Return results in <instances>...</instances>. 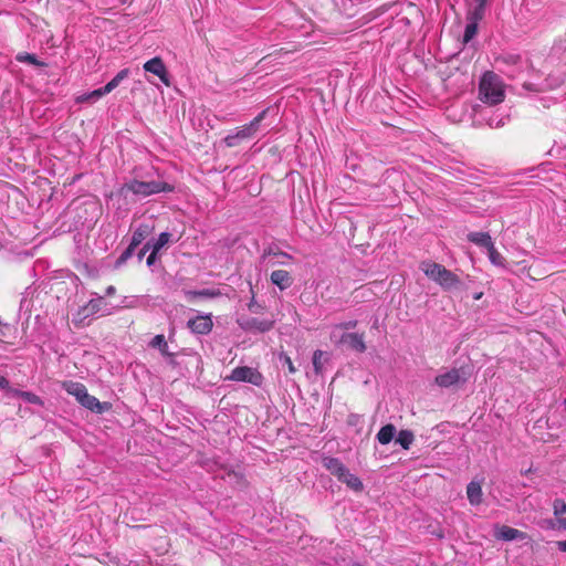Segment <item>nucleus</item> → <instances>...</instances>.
<instances>
[{
	"instance_id": "obj_1",
	"label": "nucleus",
	"mask_w": 566,
	"mask_h": 566,
	"mask_svg": "<svg viewBox=\"0 0 566 566\" xmlns=\"http://www.w3.org/2000/svg\"><path fill=\"white\" fill-rule=\"evenodd\" d=\"M123 301L108 302L105 296L94 297L72 315V324L77 328L86 327L93 319L111 315L115 308L120 307Z\"/></svg>"
},
{
	"instance_id": "obj_2",
	"label": "nucleus",
	"mask_w": 566,
	"mask_h": 566,
	"mask_svg": "<svg viewBox=\"0 0 566 566\" xmlns=\"http://www.w3.org/2000/svg\"><path fill=\"white\" fill-rule=\"evenodd\" d=\"M479 97L489 105H496L505 98V85L501 77L493 72H485L479 84Z\"/></svg>"
},
{
	"instance_id": "obj_3",
	"label": "nucleus",
	"mask_w": 566,
	"mask_h": 566,
	"mask_svg": "<svg viewBox=\"0 0 566 566\" xmlns=\"http://www.w3.org/2000/svg\"><path fill=\"white\" fill-rule=\"evenodd\" d=\"M123 191L147 197L159 192L172 191V187L164 181H139L134 179L124 185Z\"/></svg>"
},
{
	"instance_id": "obj_4",
	"label": "nucleus",
	"mask_w": 566,
	"mask_h": 566,
	"mask_svg": "<svg viewBox=\"0 0 566 566\" xmlns=\"http://www.w3.org/2000/svg\"><path fill=\"white\" fill-rule=\"evenodd\" d=\"M266 111L261 112L250 124L244 125L235 129L233 134H229L224 139V144L228 147H235L242 140L249 139L255 135L259 130L261 122L264 119Z\"/></svg>"
},
{
	"instance_id": "obj_5",
	"label": "nucleus",
	"mask_w": 566,
	"mask_h": 566,
	"mask_svg": "<svg viewBox=\"0 0 566 566\" xmlns=\"http://www.w3.org/2000/svg\"><path fill=\"white\" fill-rule=\"evenodd\" d=\"M153 227L149 224H139L133 233L132 241L127 249L120 254L116 261V265H120L129 259L135 249L151 233Z\"/></svg>"
},
{
	"instance_id": "obj_6",
	"label": "nucleus",
	"mask_w": 566,
	"mask_h": 566,
	"mask_svg": "<svg viewBox=\"0 0 566 566\" xmlns=\"http://www.w3.org/2000/svg\"><path fill=\"white\" fill-rule=\"evenodd\" d=\"M469 378V373L465 371L464 367L452 368L438 375L434 382L441 388H450L459 384H465Z\"/></svg>"
},
{
	"instance_id": "obj_7",
	"label": "nucleus",
	"mask_w": 566,
	"mask_h": 566,
	"mask_svg": "<svg viewBox=\"0 0 566 566\" xmlns=\"http://www.w3.org/2000/svg\"><path fill=\"white\" fill-rule=\"evenodd\" d=\"M239 327L248 333H265L273 328L274 321L260 319L251 316H240L237 318Z\"/></svg>"
},
{
	"instance_id": "obj_8",
	"label": "nucleus",
	"mask_w": 566,
	"mask_h": 566,
	"mask_svg": "<svg viewBox=\"0 0 566 566\" xmlns=\"http://www.w3.org/2000/svg\"><path fill=\"white\" fill-rule=\"evenodd\" d=\"M420 270L426 274V276L439 283H452L453 274L448 271L444 266L434 263V262H422L420 264Z\"/></svg>"
},
{
	"instance_id": "obj_9",
	"label": "nucleus",
	"mask_w": 566,
	"mask_h": 566,
	"mask_svg": "<svg viewBox=\"0 0 566 566\" xmlns=\"http://www.w3.org/2000/svg\"><path fill=\"white\" fill-rule=\"evenodd\" d=\"M227 379L232 381L249 382L258 387L263 382L262 374L249 366L235 367L232 369L230 376H228Z\"/></svg>"
},
{
	"instance_id": "obj_10",
	"label": "nucleus",
	"mask_w": 566,
	"mask_h": 566,
	"mask_svg": "<svg viewBox=\"0 0 566 566\" xmlns=\"http://www.w3.org/2000/svg\"><path fill=\"white\" fill-rule=\"evenodd\" d=\"M185 298L188 303L201 304L222 295L219 289H200V290H184Z\"/></svg>"
},
{
	"instance_id": "obj_11",
	"label": "nucleus",
	"mask_w": 566,
	"mask_h": 566,
	"mask_svg": "<svg viewBox=\"0 0 566 566\" xmlns=\"http://www.w3.org/2000/svg\"><path fill=\"white\" fill-rule=\"evenodd\" d=\"M187 327L196 335H208L213 327L212 314H198L189 318Z\"/></svg>"
},
{
	"instance_id": "obj_12",
	"label": "nucleus",
	"mask_w": 566,
	"mask_h": 566,
	"mask_svg": "<svg viewBox=\"0 0 566 566\" xmlns=\"http://www.w3.org/2000/svg\"><path fill=\"white\" fill-rule=\"evenodd\" d=\"M144 70L157 75L166 86L170 85L168 71L160 57L156 56L147 61L144 64Z\"/></svg>"
},
{
	"instance_id": "obj_13",
	"label": "nucleus",
	"mask_w": 566,
	"mask_h": 566,
	"mask_svg": "<svg viewBox=\"0 0 566 566\" xmlns=\"http://www.w3.org/2000/svg\"><path fill=\"white\" fill-rule=\"evenodd\" d=\"M340 343L356 353H364L367 348L363 334L344 333L340 337Z\"/></svg>"
},
{
	"instance_id": "obj_14",
	"label": "nucleus",
	"mask_w": 566,
	"mask_h": 566,
	"mask_svg": "<svg viewBox=\"0 0 566 566\" xmlns=\"http://www.w3.org/2000/svg\"><path fill=\"white\" fill-rule=\"evenodd\" d=\"M81 406L97 415H102L112 408V405L109 402H101L96 397L90 394H86L84 396V399L81 401Z\"/></svg>"
},
{
	"instance_id": "obj_15",
	"label": "nucleus",
	"mask_w": 566,
	"mask_h": 566,
	"mask_svg": "<svg viewBox=\"0 0 566 566\" xmlns=\"http://www.w3.org/2000/svg\"><path fill=\"white\" fill-rule=\"evenodd\" d=\"M149 346L153 348H157L170 365H176L175 354L169 352L168 343L163 334L156 335L150 340Z\"/></svg>"
},
{
	"instance_id": "obj_16",
	"label": "nucleus",
	"mask_w": 566,
	"mask_h": 566,
	"mask_svg": "<svg viewBox=\"0 0 566 566\" xmlns=\"http://www.w3.org/2000/svg\"><path fill=\"white\" fill-rule=\"evenodd\" d=\"M323 465L338 480L342 479V476L345 474V471L347 470V468L339 459L333 457L324 458Z\"/></svg>"
},
{
	"instance_id": "obj_17",
	"label": "nucleus",
	"mask_w": 566,
	"mask_h": 566,
	"mask_svg": "<svg viewBox=\"0 0 566 566\" xmlns=\"http://www.w3.org/2000/svg\"><path fill=\"white\" fill-rule=\"evenodd\" d=\"M486 0H473L469 3L467 19L468 21L479 22L484 17Z\"/></svg>"
},
{
	"instance_id": "obj_18",
	"label": "nucleus",
	"mask_w": 566,
	"mask_h": 566,
	"mask_svg": "<svg viewBox=\"0 0 566 566\" xmlns=\"http://www.w3.org/2000/svg\"><path fill=\"white\" fill-rule=\"evenodd\" d=\"M63 388L66 390L67 394L74 396L80 403L84 399V396L88 394L85 385L77 381H65L63 384Z\"/></svg>"
},
{
	"instance_id": "obj_19",
	"label": "nucleus",
	"mask_w": 566,
	"mask_h": 566,
	"mask_svg": "<svg viewBox=\"0 0 566 566\" xmlns=\"http://www.w3.org/2000/svg\"><path fill=\"white\" fill-rule=\"evenodd\" d=\"M496 538L503 541H515L524 538V533L517 528H513L511 526L503 525L495 533Z\"/></svg>"
},
{
	"instance_id": "obj_20",
	"label": "nucleus",
	"mask_w": 566,
	"mask_h": 566,
	"mask_svg": "<svg viewBox=\"0 0 566 566\" xmlns=\"http://www.w3.org/2000/svg\"><path fill=\"white\" fill-rule=\"evenodd\" d=\"M482 486L476 481H471L467 485V496L471 505H479L482 502Z\"/></svg>"
},
{
	"instance_id": "obj_21",
	"label": "nucleus",
	"mask_w": 566,
	"mask_h": 566,
	"mask_svg": "<svg viewBox=\"0 0 566 566\" xmlns=\"http://www.w3.org/2000/svg\"><path fill=\"white\" fill-rule=\"evenodd\" d=\"M468 240L479 247L485 248L486 250L492 248L494 244L491 235L486 232H470L468 234Z\"/></svg>"
},
{
	"instance_id": "obj_22",
	"label": "nucleus",
	"mask_w": 566,
	"mask_h": 566,
	"mask_svg": "<svg viewBox=\"0 0 566 566\" xmlns=\"http://www.w3.org/2000/svg\"><path fill=\"white\" fill-rule=\"evenodd\" d=\"M329 360V354L321 349H316L313 354L312 363L316 375H322L324 371V364Z\"/></svg>"
},
{
	"instance_id": "obj_23",
	"label": "nucleus",
	"mask_w": 566,
	"mask_h": 566,
	"mask_svg": "<svg viewBox=\"0 0 566 566\" xmlns=\"http://www.w3.org/2000/svg\"><path fill=\"white\" fill-rule=\"evenodd\" d=\"M338 481L345 483L350 490L355 492H361L364 490V484L361 480L357 475L350 473L348 469L345 471V474Z\"/></svg>"
},
{
	"instance_id": "obj_24",
	"label": "nucleus",
	"mask_w": 566,
	"mask_h": 566,
	"mask_svg": "<svg viewBox=\"0 0 566 566\" xmlns=\"http://www.w3.org/2000/svg\"><path fill=\"white\" fill-rule=\"evenodd\" d=\"M396 432V427L392 423H388L380 428L376 436V439L380 444H388L395 438Z\"/></svg>"
},
{
	"instance_id": "obj_25",
	"label": "nucleus",
	"mask_w": 566,
	"mask_h": 566,
	"mask_svg": "<svg viewBox=\"0 0 566 566\" xmlns=\"http://www.w3.org/2000/svg\"><path fill=\"white\" fill-rule=\"evenodd\" d=\"M129 75V70L128 69H123L122 71H119L115 76L114 78H112L104 87H103V91L106 92V94L111 93L113 90H115L120 83L122 81H124L125 78H127Z\"/></svg>"
},
{
	"instance_id": "obj_26",
	"label": "nucleus",
	"mask_w": 566,
	"mask_h": 566,
	"mask_svg": "<svg viewBox=\"0 0 566 566\" xmlns=\"http://www.w3.org/2000/svg\"><path fill=\"white\" fill-rule=\"evenodd\" d=\"M415 440V434L411 430L405 429L400 430L397 434L396 442L402 447L405 450H409L410 446Z\"/></svg>"
},
{
	"instance_id": "obj_27",
	"label": "nucleus",
	"mask_w": 566,
	"mask_h": 566,
	"mask_svg": "<svg viewBox=\"0 0 566 566\" xmlns=\"http://www.w3.org/2000/svg\"><path fill=\"white\" fill-rule=\"evenodd\" d=\"M249 286H250V292L252 294V297H251L250 303L248 304V308L251 313H255V314L262 313L265 310V305L259 303L255 300V295H256L255 287H259V285H249Z\"/></svg>"
},
{
	"instance_id": "obj_28",
	"label": "nucleus",
	"mask_w": 566,
	"mask_h": 566,
	"mask_svg": "<svg viewBox=\"0 0 566 566\" xmlns=\"http://www.w3.org/2000/svg\"><path fill=\"white\" fill-rule=\"evenodd\" d=\"M104 95H106V92H104L103 87H101V88L92 91L91 93L80 95L76 98V101L78 103H85V102L94 103Z\"/></svg>"
},
{
	"instance_id": "obj_29",
	"label": "nucleus",
	"mask_w": 566,
	"mask_h": 566,
	"mask_svg": "<svg viewBox=\"0 0 566 566\" xmlns=\"http://www.w3.org/2000/svg\"><path fill=\"white\" fill-rule=\"evenodd\" d=\"M202 467L207 471H210V472H217L218 470H224L228 474L233 473L231 470H228V468L224 464L219 463L217 460L206 459L202 461Z\"/></svg>"
},
{
	"instance_id": "obj_30",
	"label": "nucleus",
	"mask_w": 566,
	"mask_h": 566,
	"mask_svg": "<svg viewBox=\"0 0 566 566\" xmlns=\"http://www.w3.org/2000/svg\"><path fill=\"white\" fill-rule=\"evenodd\" d=\"M171 234L168 232H163L155 241H150L151 249L155 252H159L170 240Z\"/></svg>"
},
{
	"instance_id": "obj_31",
	"label": "nucleus",
	"mask_w": 566,
	"mask_h": 566,
	"mask_svg": "<svg viewBox=\"0 0 566 566\" xmlns=\"http://www.w3.org/2000/svg\"><path fill=\"white\" fill-rule=\"evenodd\" d=\"M478 23L479 22H476V21H468V24H467L465 31H464V35H463L464 43H468L475 36V34L478 32Z\"/></svg>"
},
{
	"instance_id": "obj_32",
	"label": "nucleus",
	"mask_w": 566,
	"mask_h": 566,
	"mask_svg": "<svg viewBox=\"0 0 566 566\" xmlns=\"http://www.w3.org/2000/svg\"><path fill=\"white\" fill-rule=\"evenodd\" d=\"M488 255H489V259L490 261L494 264V265H503L504 264V258L502 256V254L495 249L494 244L492 245V248H489L488 249Z\"/></svg>"
},
{
	"instance_id": "obj_33",
	"label": "nucleus",
	"mask_w": 566,
	"mask_h": 566,
	"mask_svg": "<svg viewBox=\"0 0 566 566\" xmlns=\"http://www.w3.org/2000/svg\"><path fill=\"white\" fill-rule=\"evenodd\" d=\"M553 511L557 520L562 518V515L566 513V502L559 497L555 499L553 502Z\"/></svg>"
},
{
	"instance_id": "obj_34",
	"label": "nucleus",
	"mask_w": 566,
	"mask_h": 566,
	"mask_svg": "<svg viewBox=\"0 0 566 566\" xmlns=\"http://www.w3.org/2000/svg\"><path fill=\"white\" fill-rule=\"evenodd\" d=\"M290 279V273L284 270H276L271 274V283H284Z\"/></svg>"
},
{
	"instance_id": "obj_35",
	"label": "nucleus",
	"mask_w": 566,
	"mask_h": 566,
	"mask_svg": "<svg viewBox=\"0 0 566 566\" xmlns=\"http://www.w3.org/2000/svg\"><path fill=\"white\" fill-rule=\"evenodd\" d=\"M17 61L19 62H27V63H30V64H33V65H39V66H42L44 65L43 62H40L38 61V59L35 57V55L33 54H29V53H19L17 56H15Z\"/></svg>"
},
{
	"instance_id": "obj_36",
	"label": "nucleus",
	"mask_w": 566,
	"mask_h": 566,
	"mask_svg": "<svg viewBox=\"0 0 566 566\" xmlns=\"http://www.w3.org/2000/svg\"><path fill=\"white\" fill-rule=\"evenodd\" d=\"M22 399L28 403L38 405V406L43 405L42 399L38 395H35L31 391H24L22 395Z\"/></svg>"
},
{
	"instance_id": "obj_37",
	"label": "nucleus",
	"mask_w": 566,
	"mask_h": 566,
	"mask_svg": "<svg viewBox=\"0 0 566 566\" xmlns=\"http://www.w3.org/2000/svg\"><path fill=\"white\" fill-rule=\"evenodd\" d=\"M280 361L283 364V366H286L289 371L291 374H294L296 371V368L291 359V357L284 353L280 355Z\"/></svg>"
},
{
	"instance_id": "obj_38",
	"label": "nucleus",
	"mask_w": 566,
	"mask_h": 566,
	"mask_svg": "<svg viewBox=\"0 0 566 566\" xmlns=\"http://www.w3.org/2000/svg\"><path fill=\"white\" fill-rule=\"evenodd\" d=\"M7 391V396L10 398H22L23 390L12 388L10 387V384L8 385V388H3Z\"/></svg>"
},
{
	"instance_id": "obj_39",
	"label": "nucleus",
	"mask_w": 566,
	"mask_h": 566,
	"mask_svg": "<svg viewBox=\"0 0 566 566\" xmlns=\"http://www.w3.org/2000/svg\"><path fill=\"white\" fill-rule=\"evenodd\" d=\"M356 326H357L356 319L346 321L338 325V327L342 329H354Z\"/></svg>"
},
{
	"instance_id": "obj_40",
	"label": "nucleus",
	"mask_w": 566,
	"mask_h": 566,
	"mask_svg": "<svg viewBox=\"0 0 566 566\" xmlns=\"http://www.w3.org/2000/svg\"><path fill=\"white\" fill-rule=\"evenodd\" d=\"M148 251H151V245H150V241H148L138 252H137V258L138 260H143V258L145 256V254L148 252Z\"/></svg>"
},
{
	"instance_id": "obj_41",
	"label": "nucleus",
	"mask_w": 566,
	"mask_h": 566,
	"mask_svg": "<svg viewBox=\"0 0 566 566\" xmlns=\"http://www.w3.org/2000/svg\"><path fill=\"white\" fill-rule=\"evenodd\" d=\"M30 286L27 287L24 295L29 294ZM30 302L27 300V296H23L20 301V310L29 311Z\"/></svg>"
},
{
	"instance_id": "obj_42",
	"label": "nucleus",
	"mask_w": 566,
	"mask_h": 566,
	"mask_svg": "<svg viewBox=\"0 0 566 566\" xmlns=\"http://www.w3.org/2000/svg\"><path fill=\"white\" fill-rule=\"evenodd\" d=\"M157 254L158 252H155L154 249H151L150 254L148 255L146 263L148 266H153L157 261Z\"/></svg>"
},
{
	"instance_id": "obj_43",
	"label": "nucleus",
	"mask_w": 566,
	"mask_h": 566,
	"mask_svg": "<svg viewBox=\"0 0 566 566\" xmlns=\"http://www.w3.org/2000/svg\"><path fill=\"white\" fill-rule=\"evenodd\" d=\"M360 417L358 415L352 413L348 417V424L356 426L359 421Z\"/></svg>"
},
{
	"instance_id": "obj_44",
	"label": "nucleus",
	"mask_w": 566,
	"mask_h": 566,
	"mask_svg": "<svg viewBox=\"0 0 566 566\" xmlns=\"http://www.w3.org/2000/svg\"><path fill=\"white\" fill-rule=\"evenodd\" d=\"M489 125H490L491 127H495V128H497V127L503 126V125H504V122H503L502 119H499V120H495V122H494V119H490V120H489Z\"/></svg>"
},
{
	"instance_id": "obj_45",
	"label": "nucleus",
	"mask_w": 566,
	"mask_h": 566,
	"mask_svg": "<svg viewBox=\"0 0 566 566\" xmlns=\"http://www.w3.org/2000/svg\"><path fill=\"white\" fill-rule=\"evenodd\" d=\"M8 385H9V380L6 377H3L2 375H0V389L8 388Z\"/></svg>"
},
{
	"instance_id": "obj_46",
	"label": "nucleus",
	"mask_w": 566,
	"mask_h": 566,
	"mask_svg": "<svg viewBox=\"0 0 566 566\" xmlns=\"http://www.w3.org/2000/svg\"><path fill=\"white\" fill-rule=\"evenodd\" d=\"M115 293V287L113 285H108L105 292V297H109Z\"/></svg>"
},
{
	"instance_id": "obj_47",
	"label": "nucleus",
	"mask_w": 566,
	"mask_h": 566,
	"mask_svg": "<svg viewBox=\"0 0 566 566\" xmlns=\"http://www.w3.org/2000/svg\"><path fill=\"white\" fill-rule=\"evenodd\" d=\"M557 547L560 552H566V539L565 541H558L557 543Z\"/></svg>"
},
{
	"instance_id": "obj_48",
	"label": "nucleus",
	"mask_w": 566,
	"mask_h": 566,
	"mask_svg": "<svg viewBox=\"0 0 566 566\" xmlns=\"http://www.w3.org/2000/svg\"><path fill=\"white\" fill-rule=\"evenodd\" d=\"M559 528L566 530V517H562L557 520Z\"/></svg>"
},
{
	"instance_id": "obj_49",
	"label": "nucleus",
	"mask_w": 566,
	"mask_h": 566,
	"mask_svg": "<svg viewBox=\"0 0 566 566\" xmlns=\"http://www.w3.org/2000/svg\"><path fill=\"white\" fill-rule=\"evenodd\" d=\"M546 523H547V527H548V528H555V525H556V522H555V521H553V520H547V521H546Z\"/></svg>"
},
{
	"instance_id": "obj_50",
	"label": "nucleus",
	"mask_w": 566,
	"mask_h": 566,
	"mask_svg": "<svg viewBox=\"0 0 566 566\" xmlns=\"http://www.w3.org/2000/svg\"><path fill=\"white\" fill-rule=\"evenodd\" d=\"M481 296H482V293H476V294H474V298H475V300H479Z\"/></svg>"
},
{
	"instance_id": "obj_51",
	"label": "nucleus",
	"mask_w": 566,
	"mask_h": 566,
	"mask_svg": "<svg viewBox=\"0 0 566 566\" xmlns=\"http://www.w3.org/2000/svg\"><path fill=\"white\" fill-rule=\"evenodd\" d=\"M281 291H284L289 285H277Z\"/></svg>"
},
{
	"instance_id": "obj_52",
	"label": "nucleus",
	"mask_w": 566,
	"mask_h": 566,
	"mask_svg": "<svg viewBox=\"0 0 566 566\" xmlns=\"http://www.w3.org/2000/svg\"><path fill=\"white\" fill-rule=\"evenodd\" d=\"M350 566H364V565H361L360 563L354 562V563H352Z\"/></svg>"
},
{
	"instance_id": "obj_53",
	"label": "nucleus",
	"mask_w": 566,
	"mask_h": 566,
	"mask_svg": "<svg viewBox=\"0 0 566 566\" xmlns=\"http://www.w3.org/2000/svg\"><path fill=\"white\" fill-rule=\"evenodd\" d=\"M443 286H444V287H447V289H450V287H452L453 285L448 284V285H443Z\"/></svg>"
}]
</instances>
